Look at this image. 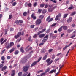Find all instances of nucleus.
<instances>
[{
  "instance_id": "f257e3e1",
  "label": "nucleus",
  "mask_w": 76,
  "mask_h": 76,
  "mask_svg": "<svg viewBox=\"0 0 76 76\" xmlns=\"http://www.w3.org/2000/svg\"><path fill=\"white\" fill-rule=\"evenodd\" d=\"M31 56V54H30L25 56L22 60L23 63H25V62H26L27 61V60L28 59V58H29Z\"/></svg>"
},
{
  "instance_id": "f03ea898",
  "label": "nucleus",
  "mask_w": 76,
  "mask_h": 76,
  "mask_svg": "<svg viewBox=\"0 0 76 76\" xmlns=\"http://www.w3.org/2000/svg\"><path fill=\"white\" fill-rule=\"evenodd\" d=\"M53 6L51 5H49V7L48 9V11L49 12H52L55 9V8L56 7V6L52 7Z\"/></svg>"
},
{
  "instance_id": "7ed1b4c3",
  "label": "nucleus",
  "mask_w": 76,
  "mask_h": 76,
  "mask_svg": "<svg viewBox=\"0 0 76 76\" xmlns=\"http://www.w3.org/2000/svg\"><path fill=\"white\" fill-rule=\"evenodd\" d=\"M41 58H42V57H40L38 59V61H35L34 62V63H33L31 65V67H33V66H35V65L36 64H37V63H38V62H39V61H40V60H41Z\"/></svg>"
},
{
  "instance_id": "20e7f679",
  "label": "nucleus",
  "mask_w": 76,
  "mask_h": 76,
  "mask_svg": "<svg viewBox=\"0 0 76 76\" xmlns=\"http://www.w3.org/2000/svg\"><path fill=\"white\" fill-rule=\"evenodd\" d=\"M50 60H51V59L50 58H49L46 60V61L47 63V66H49V65H50L51 64L53 63V61L52 60H51L50 61Z\"/></svg>"
},
{
  "instance_id": "39448f33",
  "label": "nucleus",
  "mask_w": 76,
  "mask_h": 76,
  "mask_svg": "<svg viewBox=\"0 0 76 76\" xmlns=\"http://www.w3.org/2000/svg\"><path fill=\"white\" fill-rule=\"evenodd\" d=\"M23 34H24V33H23H23H22L20 32H19L18 33L17 35H15L14 36V38H15V39H17V38H18L19 37H20V35H23Z\"/></svg>"
},
{
  "instance_id": "423d86ee",
  "label": "nucleus",
  "mask_w": 76,
  "mask_h": 76,
  "mask_svg": "<svg viewBox=\"0 0 76 76\" xmlns=\"http://www.w3.org/2000/svg\"><path fill=\"white\" fill-rule=\"evenodd\" d=\"M42 21L40 19H38L36 21L35 23L36 25H40Z\"/></svg>"
},
{
  "instance_id": "0eeeda50",
  "label": "nucleus",
  "mask_w": 76,
  "mask_h": 76,
  "mask_svg": "<svg viewBox=\"0 0 76 76\" xmlns=\"http://www.w3.org/2000/svg\"><path fill=\"white\" fill-rule=\"evenodd\" d=\"M29 67V65H28V66H24L23 67V71H24V72H26V71H27L28 70Z\"/></svg>"
},
{
  "instance_id": "6e6552de",
  "label": "nucleus",
  "mask_w": 76,
  "mask_h": 76,
  "mask_svg": "<svg viewBox=\"0 0 76 76\" xmlns=\"http://www.w3.org/2000/svg\"><path fill=\"white\" fill-rule=\"evenodd\" d=\"M61 16V14H59L57 16H56L55 20H58V18H60Z\"/></svg>"
},
{
  "instance_id": "1a4fd4ad",
  "label": "nucleus",
  "mask_w": 76,
  "mask_h": 76,
  "mask_svg": "<svg viewBox=\"0 0 76 76\" xmlns=\"http://www.w3.org/2000/svg\"><path fill=\"white\" fill-rule=\"evenodd\" d=\"M76 30H75L73 33L72 36L71 37V38H74V37H75V35H76Z\"/></svg>"
},
{
  "instance_id": "9d476101",
  "label": "nucleus",
  "mask_w": 76,
  "mask_h": 76,
  "mask_svg": "<svg viewBox=\"0 0 76 76\" xmlns=\"http://www.w3.org/2000/svg\"><path fill=\"white\" fill-rule=\"evenodd\" d=\"M72 43L71 42L67 46L66 45L65 46V47H64L63 48V51H64L66 49V48H67V47H69V46H70V45H72Z\"/></svg>"
},
{
  "instance_id": "9b49d317",
  "label": "nucleus",
  "mask_w": 76,
  "mask_h": 76,
  "mask_svg": "<svg viewBox=\"0 0 76 76\" xmlns=\"http://www.w3.org/2000/svg\"><path fill=\"white\" fill-rule=\"evenodd\" d=\"M46 30V29L45 28H44V29H42L41 31L38 32L37 33V35H39L40 34L44 32V31H45Z\"/></svg>"
},
{
  "instance_id": "f8f14e48",
  "label": "nucleus",
  "mask_w": 76,
  "mask_h": 76,
  "mask_svg": "<svg viewBox=\"0 0 76 76\" xmlns=\"http://www.w3.org/2000/svg\"><path fill=\"white\" fill-rule=\"evenodd\" d=\"M61 28H63L64 30H66L67 29V27L66 26H62Z\"/></svg>"
},
{
  "instance_id": "ddd939ff",
  "label": "nucleus",
  "mask_w": 76,
  "mask_h": 76,
  "mask_svg": "<svg viewBox=\"0 0 76 76\" xmlns=\"http://www.w3.org/2000/svg\"><path fill=\"white\" fill-rule=\"evenodd\" d=\"M6 69H7V66L2 67L1 69V70L2 71H4V70H6Z\"/></svg>"
},
{
  "instance_id": "4468645a",
  "label": "nucleus",
  "mask_w": 76,
  "mask_h": 76,
  "mask_svg": "<svg viewBox=\"0 0 76 76\" xmlns=\"http://www.w3.org/2000/svg\"><path fill=\"white\" fill-rule=\"evenodd\" d=\"M72 18L69 17V19L67 20V22L68 23L70 22H72Z\"/></svg>"
},
{
  "instance_id": "2eb2a0df",
  "label": "nucleus",
  "mask_w": 76,
  "mask_h": 76,
  "mask_svg": "<svg viewBox=\"0 0 76 76\" xmlns=\"http://www.w3.org/2000/svg\"><path fill=\"white\" fill-rule=\"evenodd\" d=\"M31 18H33L34 20H35L36 19V16H34V14H32L31 15Z\"/></svg>"
},
{
  "instance_id": "dca6fc26",
  "label": "nucleus",
  "mask_w": 76,
  "mask_h": 76,
  "mask_svg": "<svg viewBox=\"0 0 76 76\" xmlns=\"http://www.w3.org/2000/svg\"><path fill=\"white\" fill-rule=\"evenodd\" d=\"M45 35V34H41L39 35V37L40 38H42V37H44Z\"/></svg>"
},
{
  "instance_id": "f3484780",
  "label": "nucleus",
  "mask_w": 76,
  "mask_h": 76,
  "mask_svg": "<svg viewBox=\"0 0 76 76\" xmlns=\"http://www.w3.org/2000/svg\"><path fill=\"white\" fill-rule=\"evenodd\" d=\"M54 73H56V70L53 69L52 70L49 72V73H54Z\"/></svg>"
},
{
  "instance_id": "a211bd4d",
  "label": "nucleus",
  "mask_w": 76,
  "mask_h": 76,
  "mask_svg": "<svg viewBox=\"0 0 76 76\" xmlns=\"http://www.w3.org/2000/svg\"><path fill=\"white\" fill-rule=\"evenodd\" d=\"M15 50H16V49H15V48H14L12 49H11L10 51V53H12V52H13V51H15Z\"/></svg>"
},
{
  "instance_id": "6ab92c4d",
  "label": "nucleus",
  "mask_w": 76,
  "mask_h": 76,
  "mask_svg": "<svg viewBox=\"0 0 76 76\" xmlns=\"http://www.w3.org/2000/svg\"><path fill=\"white\" fill-rule=\"evenodd\" d=\"M50 68H48L45 71V72L47 73V72H48L50 71Z\"/></svg>"
},
{
  "instance_id": "aec40b11",
  "label": "nucleus",
  "mask_w": 76,
  "mask_h": 76,
  "mask_svg": "<svg viewBox=\"0 0 76 76\" xmlns=\"http://www.w3.org/2000/svg\"><path fill=\"white\" fill-rule=\"evenodd\" d=\"M73 31V29H68V32L69 33H70V32H72Z\"/></svg>"
},
{
  "instance_id": "412c9836",
  "label": "nucleus",
  "mask_w": 76,
  "mask_h": 76,
  "mask_svg": "<svg viewBox=\"0 0 76 76\" xmlns=\"http://www.w3.org/2000/svg\"><path fill=\"white\" fill-rule=\"evenodd\" d=\"M12 74H11V76H15V70H12Z\"/></svg>"
},
{
  "instance_id": "4be33fe9",
  "label": "nucleus",
  "mask_w": 76,
  "mask_h": 76,
  "mask_svg": "<svg viewBox=\"0 0 76 76\" xmlns=\"http://www.w3.org/2000/svg\"><path fill=\"white\" fill-rule=\"evenodd\" d=\"M20 51L22 53H23L24 52V50H23V48H21L20 49Z\"/></svg>"
},
{
  "instance_id": "5701e85b",
  "label": "nucleus",
  "mask_w": 76,
  "mask_h": 76,
  "mask_svg": "<svg viewBox=\"0 0 76 76\" xmlns=\"http://www.w3.org/2000/svg\"><path fill=\"white\" fill-rule=\"evenodd\" d=\"M44 16L42 15L39 17V19H42L44 18Z\"/></svg>"
},
{
  "instance_id": "b1692460",
  "label": "nucleus",
  "mask_w": 76,
  "mask_h": 76,
  "mask_svg": "<svg viewBox=\"0 0 76 76\" xmlns=\"http://www.w3.org/2000/svg\"><path fill=\"white\" fill-rule=\"evenodd\" d=\"M47 56L46 55H45L43 57V60H45L47 58Z\"/></svg>"
},
{
  "instance_id": "393cba45",
  "label": "nucleus",
  "mask_w": 76,
  "mask_h": 76,
  "mask_svg": "<svg viewBox=\"0 0 76 76\" xmlns=\"http://www.w3.org/2000/svg\"><path fill=\"white\" fill-rule=\"evenodd\" d=\"M18 76H22V72H19L18 74Z\"/></svg>"
},
{
  "instance_id": "a878e982",
  "label": "nucleus",
  "mask_w": 76,
  "mask_h": 76,
  "mask_svg": "<svg viewBox=\"0 0 76 76\" xmlns=\"http://www.w3.org/2000/svg\"><path fill=\"white\" fill-rule=\"evenodd\" d=\"M27 15H28V14L26 12H24L23 13V16H27Z\"/></svg>"
},
{
  "instance_id": "bb28decb",
  "label": "nucleus",
  "mask_w": 76,
  "mask_h": 76,
  "mask_svg": "<svg viewBox=\"0 0 76 76\" xmlns=\"http://www.w3.org/2000/svg\"><path fill=\"white\" fill-rule=\"evenodd\" d=\"M67 15H68V14H66L64 15L63 18H66L67 16Z\"/></svg>"
},
{
  "instance_id": "cd10ccee",
  "label": "nucleus",
  "mask_w": 76,
  "mask_h": 76,
  "mask_svg": "<svg viewBox=\"0 0 76 76\" xmlns=\"http://www.w3.org/2000/svg\"><path fill=\"white\" fill-rule=\"evenodd\" d=\"M62 31V27H61L59 29H58V32H61Z\"/></svg>"
},
{
  "instance_id": "c85d7f7f",
  "label": "nucleus",
  "mask_w": 76,
  "mask_h": 76,
  "mask_svg": "<svg viewBox=\"0 0 76 76\" xmlns=\"http://www.w3.org/2000/svg\"><path fill=\"white\" fill-rule=\"evenodd\" d=\"M11 48V46L10 45H8V46L6 47L7 49H9L10 48Z\"/></svg>"
},
{
  "instance_id": "c756f323",
  "label": "nucleus",
  "mask_w": 76,
  "mask_h": 76,
  "mask_svg": "<svg viewBox=\"0 0 76 76\" xmlns=\"http://www.w3.org/2000/svg\"><path fill=\"white\" fill-rule=\"evenodd\" d=\"M14 45V43L13 42H11L10 44V46H11V47H12V46H13Z\"/></svg>"
},
{
  "instance_id": "7c9ffc66",
  "label": "nucleus",
  "mask_w": 76,
  "mask_h": 76,
  "mask_svg": "<svg viewBox=\"0 0 76 76\" xmlns=\"http://www.w3.org/2000/svg\"><path fill=\"white\" fill-rule=\"evenodd\" d=\"M74 7H69V8L68 9L69 10H71V9H74Z\"/></svg>"
},
{
  "instance_id": "2f4dec72",
  "label": "nucleus",
  "mask_w": 76,
  "mask_h": 76,
  "mask_svg": "<svg viewBox=\"0 0 76 76\" xmlns=\"http://www.w3.org/2000/svg\"><path fill=\"white\" fill-rule=\"evenodd\" d=\"M37 2H35L33 4V6H34V7H36V6H37Z\"/></svg>"
},
{
  "instance_id": "473e14b6",
  "label": "nucleus",
  "mask_w": 76,
  "mask_h": 76,
  "mask_svg": "<svg viewBox=\"0 0 76 76\" xmlns=\"http://www.w3.org/2000/svg\"><path fill=\"white\" fill-rule=\"evenodd\" d=\"M1 59L2 60H5L4 57V56H2L1 57Z\"/></svg>"
},
{
  "instance_id": "72a5a7b5",
  "label": "nucleus",
  "mask_w": 76,
  "mask_h": 76,
  "mask_svg": "<svg viewBox=\"0 0 76 76\" xmlns=\"http://www.w3.org/2000/svg\"><path fill=\"white\" fill-rule=\"evenodd\" d=\"M28 7H32V4L31 3H29L28 4Z\"/></svg>"
},
{
  "instance_id": "f704fd0d",
  "label": "nucleus",
  "mask_w": 76,
  "mask_h": 76,
  "mask_svg": "<svg viewBox=\"0 0 76 76\" xmlns=\"http://www.w3.org/2000/svg\"><path fill=\"white\" fill-rule=\"evenodd\" d=\"M18 53H19V51H15L14 53L15 54V55L18 54Z\"/></svg>"
},
{
  "instance_id": "c9c22d12",
  "label": "nucleus",
  "mask_w": 76,
  "mask_h": 76,
  "mask_svg": "<svg viewBox=\"0 0 76 76\" xmlns=\"http://www.w3.org/2000/svg\"><path fill=\"white\" fill-rule=\"evenodd\" d=\"M51 1H52L53 2V3H57V2L56 0H50Z\"/></svg>"
},
{
  "instance_id": "e433bc0d",
  "label": "nucleus",
  "mask_w": 76,
  "mask_h": 76,
  "mask_svg": "<svg viewBox=\"0 0 76 76\" xmlns=\"http://www.w3.org/2000/svg\"><path fill=\"white\" fill-rule=\"evenodd\" d=\"M43 72V70H40V71H39L37 72V73H41V72Z\"/></svg>"
},
{
  "instance_id": "4c0bfd02",
  "label": "nucleus",
  "mask_w": 76,
  "mask_h": 76,
  "mask_svg": "<svg viewBox=\"0 0 76 76\" xmlns=\"http://www.w3.org/2000/svg\"><path fill=\"white\" fill-rule=\"evenodd\" d=\"M28 74V72H26L23 74V76H26Z\"/></svg>"
},
{
  "instance_id": "58836bf2",
  "label": "nucleus",
  "mask_w": 76,
  "mask_h": 76,
  "mask_svg": "<svg viewBox=\"0 0 76 76\" xmlns=\"http://www.w3.org/2000/svg\"><path fill=\"white\" fill-rule=\"evenodd\" d=\"M50 19V16L48 17L47 18V19H46V20L47 21H48V20H49V19Z\"/></svg>"
},
{
  "instance_id": "ea45409f",
  "label": "nucleus",
  "mask_w": 76,
  "mask_h": 76,
  "mask_svg": "<svg viewBox=\"0 0 76 76\" xmlns=\"http://www.w3.org/2000/svg\"><path fill=\"white\" fill-rule=\"evenodd\" d=\"M46 73V72H44V73H42L40 75H41V76H44L45 75V73Z\"/></svg>"
},
{
  "instance_id": "a19ab883",
  "label": "nucleus",
  "mask_w": 76,
  "mask_h": 76,
  "mask_svg": "<svg viewBox=\"0 0 76 76\" xmlns=\"http://www.w3.org/2000/svg\"><path fill=\"white\" fill-rule=\"evenodd\" d=\"M53 18H50V20H49L48 22H51L52 20H53Z\"/></svg>"
},
{
  "instance_id": "79ce46f5",
  "label": "nucleus",
  "mask_w": 76,
  "mask_h": 76,
  "mask_svg": "<svg viewBox=\"0 0 76 76\" xmlns=\"http://www.w3.org/2000/svg\"><path fill=\"white\" fill-rule=\"evenodd\" d=\"M32 49V48L30 47L27 50V51H28L29 50H31Z\"/></svg>"
},
{
  "instance_id": "37998d69",
  "label": "nucleus",
  "mask_w": 76,
  "mask_h": 76,
  "mask_svg": "<svg viewBox=\"0 0 76 76\" xmlns=\"http://www.w3.org/2000/svg\"><path fill=\"white\" fill-rule=\"evenodd\" d=\"M16 4V2H14L12 4V5L13 6H15Z\"/></svg>"
},
{
  "instance_id": "c03bdc74",
  "label": "nucleus",
  "mask_w": 76,
  "mask_h": 76,
  "mask_svg": "<svg viewBox=\"0 0 76 76\" xmlns=\"http://www.w3.org/2000/svg\"><path fill=\"white\" fill-rule=\"evenodd\" d=\"M52 51H53V49H50L49 50V53H51Z\"/></svg>"
},
{
  "instance_id": "a18cd8bd",
  "label": "nucleus",
  "mask_w": 76,
  "mask_h": 76,
  "mask_svg": "<svg viewBox=\"0 0 76 76\" xmlns=\"http://www.w3.org/2000/svg\"><path fill=\"white\" fill-rule=\"evenodd\" d=\"M45 4H41L40 5V7H44V6H45Z\"/></svg>"
},
{
  "instance_id": "49530a36",
  "label": "nucleus",
  "mask_w": 76,
  "mask_h": 76,
  "mask_svg": "<svg viewBox=\"0 0 76 76\" xmlns=\"http://www.w3.org/2000/svg\"><path fill=\"white\" fill-rule=\"evenodd\" d=\"M25 7H27L28 6V3L26 2L25 3Z\"/></svg>"
},
{
  "instance_id": "de8ad7c7",
  "label": "nucleus",
  "mask_w": 76,
  "mask_h": 76,
  "mask_svg": "<svg viewBox=\"0 0 76 76\" xmlns=\"http://www.w3.org/2000/svg\"><path fill=\"white\" fill-rule=\"evenodd\" d=\"M3 67V64H1L0 65V69L2 68Z\"/></svg>"
},
{
  "instance_id": "09e8293b",
  "label": "nucleus",
  "mask_w": 76,
  "mask_h": 76,
  "mask_svg": "<svg viewBox=\"0 0 76 76\" xmlns=\"http://www.w3.org/2000/svg\"><path fill=\"white\" fill-rule=\"evenodd\" d=\"M75 14H76V13L75 12H73L71 14V16H73V15H75Z\"/></svg>"
},
{
  "instance_id": "8fccbe9b",
  "label": "nucleus",
  "mask_w": 76,
  "mask_h": 76,
  "mask_svg": "<svg viewBox=\"0 0 76 76\" xmlns=\"http://www.w3.org/2000/svg\"><path fill=\"white\" fill-rule=\"evenodd\" d=\"M15 23L16 24H17V25H18V24H19V20H17L16 21Z\"/></svg>"
},
{
  "instance_id": "3c124183",
  "label": "nucleus",
  "mask_w": 76,
  "mask_h": 76,
  "mask_svg": "<svg viewBox=\"0 0 76 76\" xmlns=\"http://www.w3.org/2000/svg\"><path fill=\"white\" fill-rule=\"evenodd\" d=\"M47 12V11H46V10H44L42 11V13H45Z\"/></svg>"
},
{
  "instance_id": "603ef678",
  "label": "nucleus",
  "mask_w": 76,
  "mask_h": 76,
  "mask_svg": "<svg viewBox=\"0 0 76 76\" xmlns=\"http://www.w3.org/2000/svg\"><path fill=\"white\" fill-rule=\"evenodd\" d=\"M34 26H35V25H31V26L30 27L31 28H34Z\"/></svg>"
},
{
  "instance_id": "864d4df0",
  "label": "nucleus",
  "mask_w": 76,
  "mask_h": 76,
  "mask_svg": "<svg viewBox=\"0 0 76 76\" xmlns=\"http://www.w3.org/2000/svg\"><path fill=\"white\" fill-rule=\"evenodd\" d=\"M45 50L44 49H42L41 50V53H44Z\"/></svg>"
},
{
  "instance_id": "5fc2aeb1",
  "label": "nucleus",
  "mask_w": 76,
  "mask_h": 76,
  "mask_svg": "<svg viewBox=\"0 0 76 76\" xmlns=\"http://www.w3.org/2000/svg\"><path fill=\"white\" fill-rule=\"evenodd\" d=\"M19 22L20 23H23V21L21 20H19Z\"/></svg>"
},
{
  "instance_id": "6e6d98bb",
  "label": "nucleus",
  "mask_w": 76,
  "mask_h": 76,
  "mask_svg": "<svg viewBox=\"0 0 76 76\" xmlns=\"http://www.w3.org/2000/svg\"><path fill=\"white\" fill-rule=\"evenodd\" d=\"M41 11H42V10L40 9L39 10H38V13H41Z\"/></svg>"
},
{
  "instance_id": "4d7b16f0",
  "label": "nucleus",
  "mask_w": 76,
  "mask_h": 76,
  "mask_svg": "<svg viewBox=\"0 0 76 76\" xmlns=\"http://www.w3.org/2000/svg\"><path fill=\"white\" fill-rule=\"evenodd\" d=\"M47 40V39H44L42 40V42H45V41H46Z\"/></svg>"
},
{
  "instance_id": "13d9d810",
  "label": "nucleus",
  "mask_w": 76,
  "mask_h": 76,
  "mask_svg": "<svg viewBox=\"0 0 76 76\" xmlns=\"http://www.w3.org/2000/svg\"><path fill=\"white\" fill-rule=\"evenodd\" d=\"M12 15H10L9 16V19H11L12 18Z\"/></svg>"
},
{
  "instance_id": "bf43d9fd",
  "label": "nucleus",
  "mask_w": 76,
  "mask_h": 76,
  "mask_svg": "<svg viewBox=\"0 0 76 76\" xmlns=\"http://www.w3.org/2000/svg\"><path fill=\"white\" fill-rule=\"evenodd\" d=\"M56 24H57V23H54L53 24H52L51 25V26H55V25H56Z\"/></svg>"
},
{
  "instance_id": "052dcab7",
  "label": "nucleus",
  "mask_w": 76,
  "mask_h": 76,
  "mask_svg": "<svg viewBox=\"0 0 76 76\" xmlns=\"http://www.w3.org/2000/svg\"><path fill=\"white\" fill-rule=\"evenodd\" d=\"M48 4H47L45 5V8H47L48 7Z\"/></svg>"
},
{
  "instance_id": "680f3d73",
  "label": "nucleus",
  "mask_w": 76,
  "mask_h": 76,
  "mask_svg": "<svg viewBox=\"0 0 76 76\" xmlns=\"http://www.w3.org/2000/svg\"><path fill=\"white\" fill-rule=\"evenodd\" d=\"M14 30L13 28H11L10 29V31H13Z\"/></svg>"
},
{
  "instance_id": "e2e57ef3",
  "label": "nucleus",
  "mask_w": 76,
  "mask_h": 76,
  "mask_svg": "<svg viewBox=\"0 0 76 76\" xmlns=\"http://www.w3.org/2000/svg\"><path fill=\"white\" fill-rule=\"evenodd\" d=\"M59 72H60V71L58 72L56 74L55 76H57V75H58V74H59Z\"/></svg>"
},
{
  "instance_id": "0e129e2a",
  "label": "nucleus",
  "mask_w": 76,
  "mask_h": 76,
  "mask_svg": "<svg viewBox=\"0 0 76 76\" xmlns=\"http://www.w3.org/2000/svg\"><path fill=\"white\" fill-rule=\"evenodd\" d=\"M37 37V34H36L33 36V38H36Z\"/></svg>"
},
{
  "instance_id": "69168bd1",
  "label": "nucleus",
  "mask_w": 76,
  "mask_h": 76,
  "mask_svg": "<svg viewBox=\"0 0 76 76\" xmlns=\"http://www.w3.org/2000/svg\"><path fill=\"white\" fill-rule=\"evenodd\" d=\"M44 44V43H42L39 44V46H41V45H42Z\"/></svg>"
},
{
  "instance_id": "338daca9",
  "label": "nucleus",
  "mask_w": 76,
  "mask_h": 76,
  "mask_svg": "<svg viewBox=\"0 0 76 76\" xmlns=\"http://www.w3.org/2000/svg\"><path fill=\"white\" fill-rule=\"evenodd\" d=\"M48 35H46V36H45L44 37V38L45 39V38H48Z\"/></svg>"
},
{
  "instance_id": "774afa93",
  "label": "nucleus",
  "mask_w": 76,
  "mask_h": 76,
  "mask_svg": "<svg viewBox=\"0 0 76 76\" xmlns=\"http://www.w3.org/2000/svg\"><path fill=\"white\" fill-rule=\"evenodd\" d=\"M55 58V55H53L52 57V59H54Z\"/></svg>"
}]
</instances>
